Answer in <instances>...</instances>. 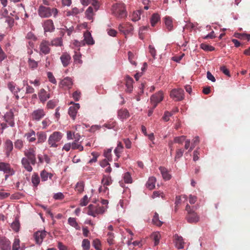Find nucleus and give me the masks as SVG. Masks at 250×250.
<instances>
[{"instance_id":"20","label":"nucleus","mask_w":250,"mask_h":250,"mask_svg":"<svg viewBox=\"0 0 250 250\" xmlns=\"http://www.w3.org/2000/svg\"><path fill=\"white\" fill-rule=\"evenodd\" d=\"M42 26L44 32H52L55 29L53 21L51 20L45 21L43 23Z\"/></svg>"},{"instance_id":"55","label":"nucleus","mask_w":250,"mask_h":250,"mask_svg":"<svg viewBox=\"0 0 250 250\" xmlns=\"http://www.w3.org/2000/svg\"><path fill=\"white\" fill-rule=\"evenodd\" d=\"M20 241L19 239H15L12 246V250H19L20 248Z\"/></svg>"},{"instance_id":"54","label":"nucleus","mask_w":250,"mask_h":250,"mask_svg":"<svg viewBox=\"0 0 250 250\" xmlns=\"http://www.w3.org/2000/svg\"><path fill=\"white\" fill-rule=\"evenodd\" d=\"M72 149H79L80 151H82L83 149V147L80 144L76 143V142L72 143Z\"/></svg>"},{"instance_id":"3","label":"nucleus","mask_w":250,"mask_h":250,"mask_svg":"<svg viewBox=\"0 0 250 250\" xmlns=\"http://www.w3.org/2000/svg\"><path fill=\"white\" fill-rule=\"evenodd\" d=\"M112 11L113 14L118 18H124L127 15L125 5L123 3L114 4L112 6Z\"/></svg>"},{"instance_id":"48","label":"nucleus","mask_w":250,"mask_h":250,"mask_svg":"<svg viewBox=\"0 0 250 250\" xmlns=\"http://www.w3.org/2000/svg\"><path fill=\"white\" fill-rule=\"evenodd\" d=\"M58 103V100L57 99H53L49 100L46 105V107L49 109H52L54 108Z\"/></svg>"},{"instance_id":"34","label":"nucleus","mask_w":250,"mask_h":250,"mask_svg":"<svg viewBox=\"0 0 250 250\" xmlns=\"http://www.w3.org/2000/svg\"><path fill=\"white\" fill-rule=\"evenodd\" d=\"M94 15L93 8L91 6L88 7L85 12V17L88 20H92Z\"/></svg>"},{"instance_id":"25","label":"nucleus","mask_w":250,"mask_h":250,"mask_svg":"<svg viewBox=\"0 0 250 250\" xmlns=\"http://www.w3.org/2000/svg\"><path fill=\"white\" fill-rule=\"evenodd\" d=\"M163 179L166 180H169L171 179V176L168 170L165 167H160L159 168Z\"/></svg>"},{"instance_id":"23","label":"nucleus","mask_w":250,"mask_h":250,"mask_svg":"<svg viewBox=\"0 0 250 250\" xmlns=\"http://www.w3.org/2000/svg\"><path fill=\"white\" fill-rule=\"evenodd\" d=\"M4 149L5 151V154L7 157L10 155V152L13 149V143L10 140L6 141L4 144Z\"/></svg>"},{"instance_id":"36","label":"nucleus","mask_w":250,"mask_h":250,"mask_svg":"<svg viewBox=\"0 0 250 250\" xmlns=\"http://www.w3.org/2000/svg\"><path fill=\"white\" fill-rule=\"evenodd\" d=\"M24 136L29 142H33L36 140V134L35 132L32 130L30 132L26 133Z\"/></svg>"},{"instance_id":"52","label":"nucleus","mask_w":250,"mask_h":250,"mask_svg":"<svg viewBox=\"0 0 250 250\" xmlns=\"http://www.w3.org/2000/svg\"><path fill=\"white\" fill-rule=\"evenodd\" d=\"M124 181L125 183L130 184L132 182L131 176L129 172H126L124 175Z\"/></svg>"},{"instance_id":"43","label":"nucleus","mask_w":250,"mask_h":250,"mask_svg":"<svg viewBox=\"0 0 250 250\" xmlns=\"http://www.w3.org/2000/svg\"><path fill=\"white\" fill-rule=\"evenodd\" d=\"M28 63L29 68L32 69H36L38 66V62L35 61L34 60L31 59V58H28Z\"/></svg>"},{"instance_id":"15","label":"nucleus","mask_w":250,"mask_h":250,"mask_svg":"<svg viewBox=\"0 0 250 250\" xmlns=\"http://www.w3.org/2000/svg\"><path fill=\"white\" fill-rule=\"evenodd\" d=\"M0 171H3L5 174H9L13 175L14 174V171L11 168L10 165L4 162H0Z\"/></svg>"},{"instance_id":"1","label":"nucleus","mask_w":250,"mask_h":250,"mask_svg":"<svg viewBox=\"0 0 250 250\" xmlns=\"http://www.w3.org/2000/svg\"><path fill=\"white\" fill-rule=\"evenodd\" d=\"M25 157L21 159L23 167L28 171L31 172L33 170L31 165L36 163V151L34 148H29L24 151Z\"/></svg>"},{"instance_id":"64","label":"nucleus","mask_w":250,"mask_h":250,"mask_svg":"<svg viewBox=\"0 0 250 250\" xmlns=\"http://www.w3.org/2000/svg\"><path fill=\"white\" fill-rule=\"evenodd\" d=\"M51 121L48 118H45L43 120L42 122V128L45 129L48 126H49L51 124Z\"/></svg>"},{"instance_id":"8","label":"nucleus","mask_w":250,"mask_h":250,"mask_svg":"<svg viewBox=\"0 0 250 250\" xmlns=\"http://www.w3.org/2000/svg\"><path fill=\"white\" fill-rule=\"evenodd\" d=\"M170 96L175 101H181L184 98V90L181 88L174 89L171 91Z\"/></svg>"},{"instance_id":"38","label":"nucleus","mask_w":250,"mask_h":250,"mask_svg":"<svg viewBox=\"0 0 250 250\" xmlns=\"http://www.w3.org/2000/svg\"><path fill=\"white\" fill-rule=\"evenodd\" d=\"M31 182L33 186L35 187H37L39 185L40 182V179L37 173H34L33 174L31 177Z\"/></svg>"},{"instance_id":"41","label":"nucleus","mask_w":250,"mask_h":250,"mask_svg":"<svg viewBox=\"0 0 250 250\" xmlns=\"http://www.w3.org/2000/svg\"><path fill=\"white\" fill-rule=\"evenodd\" d=\"M137 56L136 54L132 53L131 51H129L128 52V59L129 62L134 65H136L137 63L135 61V60L136 59Z\"/></svg>"},{"instance_id":"6","label":"nucleus","mask_w":250,"mask_h":250,"mask_svg":"<svg viewBox=\"0 0 250 250\" xmlns=\"http://www.w3.org/2000/svg\"><path fill=\"white\" fill-rule=\"evenodd\" d=\"M84 39L83 42H81L78 41H75L74 44L77 46L84 45L85 43L88 45H93L94 43V41L89 32H85L83 34Z\"/></svg>"},{"instance_id":"5","label":"nucleus","mask_w":250,"mask_h":250,"mask_svg":"<svg viewBox=\"0 0 250 250\" xmlns=\"http://www.w3.org/2000/svg\"><path fill=\"white\" fill-rule=\"evenodd\" d=\"M105 208L103 206H95L90 204L88 207L87 214L93 217H96L97 215L103 214L106 210Z\"/></svg>"},{"instance_id":"9","label":"nucleus","mask_w":250,"mask_h":250,"mask_svg":"<svg viewBox=\"0 0 250 250\" xmlns=\"http://www.w3.org/2000/svg\"><path fill=\"white\" fill-rule=\"evenodd\" d=\"M119 30L126 37L127 35L132 33L133 28L132 25L129 23H122L119 25Z\"/></svg>"},{"instance_id":"49","label":"nucleus","mask_w":250,"mask_h":250,"mask_svg":"<svg viewBox=\"0 0 250 250\" xmlns=\"http://www.w3.org/2000/svg\"><path fill=\"white\" fill-rule=\"evenodd\" d=\"M11 227L13 230L16 232H18L20 228V224L19 221L16 220L11 224Z\"/></svg>"},{"instance_id":"11","label":"nucleus","mask_w":250,"mask_h":250,"mask_svg":"<svg viewBox=\"0 0 250 250\" xmlns=\"http://www.w3.org/2000/svg\"><path fill=\"white\" fill-rule=\"evenodd\" d=\"M46 235V231L44 230L37 231L34 234L35 241L37 244L41 245Z\"/></svg>"},{"instance_id":"31","label":"nucleus","mask_w":250,"mask_h":250,"mask_svg":"<svg viewBox=\"0 0 250 250\" xmlns=\"http://www.w3.org/2000/svg\"><path fill=\"white\" fill-rule=\"evenodd\" d=\"M68 223L71 227L74 228L77 230L80 229V227L76 221V219L73 217H69L68 219Z\"/></svg>"},{"instance_id":"35","label":"nucleus","mask_w":250,"mask_h":250,"mask_svg":"<svg viewBox=\"0 0 250 250\" xmlns=\"http://www.w3.org/2000/svg\"><path fill=\"white\" fill-rule=\"evenodd\" d=\"M61 84L63 86H65L67 88H70L72 85V79L69 77H66L64 78L61 82Z\"/></svg>"},{"instance_id":"58","label":"nucleus","mask_w":250,"mask_h":250,"mask_svg":"<svg viewBox=\"0 0 250 250\" xmlns=\"http://www.w3.org/2000/svg\"><path fill=\"white\" fill-rule=\"evenodd\" d=\"M47 76L49 79V81L53 84H56L57 81L54 77L53 74L51 72H48L47 73Z\"/></svg>"},{"instance_id":"2","label":"nucleus","mask_w":250,"mask_h":250,"mask_svg":"<svg viewBox=\"0 0 250 250\" xmlns=\"http://www.w3.org/2000/svg\"><path fill=\"white\" fill-rule=\"evenodd\" d=\"M39 16L42 18H47L51 17H56L58 14V10L56 8H51L43 5H40L38 10Z\"/></svg>"},{"instance_id":"4","label":"nucleus","mask_w":250,"mask_h":250,"mask_svg":"<svg viewBox=\"0 0 250 250\" xmlns=\"http://www.w3.org/2000/svg\"><path fill=\"white\" fill-rule=\"evenodd\" d=\"M63 134L59 131H55L52 133L48 139V144L50 147H57L58 143L61 140Z\"/></svg>"},{"instance_id":"27","label":"nucleus","mask_w":250,"mask_h":250,"mask_svg":"<svg viewBox=\"0 0 250 250\" xmlns=\"http://www.w3.org/2000/svg\"><path fill=\"white\" fill-rule=\"evenodd\" d=\"M40 176L42 181V182H45L47 181L48 179H51L53 177V174L51 173L48 172L46 170H43L41 172Z\"/></svg>"},{"instance_id":"19","label":"nucleus","mask_w":250,"mask_h":250,"mask_svg":"<svg viewBox=\"0 0 250 250\" xmlns=\"http://www.w3.org/2000/svg\"><path fill=\"white\" fill-rule=\"evenodd\" d=\"M80 106L79 104H73L72 106H71L68 109V114L69 116L73 119L75 120L78 109L80 108Z\"/></svg>"},{"instance_id":"26","label":"nucleus","mask_w":250,"mask_h":250,"mask_svg":"<svg viewBox=\"0 0 250 250\" xmlns=\"http://www.w3.org/2000/svg\"><path fill=\"white\" fill-rule=\"evenodd\" d=\"M187 221L189 223H197L199 220V217L196 213L194 212L186 216Z\"/></svg>"},{"instance_id":"7","label":"nucleus","mask_w":250,"mask_h":250,"mask_svg":"<svg viewBox=\"0 0 250 250\" xmlns=\"http://www.w3.org/2000/svg\"><path fill=\"white\" fill-rule=\"evenodd\" d=\"M45 112L42 108H38L34 110L30 115L32 120L37 122L40 121L45 116Z\"/></svg>"},{"instance_id":"53","label":"nucleus","mask_w":250,"mask_h":250,"mask_svg":"<svg viewBox=\"0 0 250 250\" xmlns=\"http://www.w3.org/2000/svg\"><path fill=\"white\" fill-rule=\"evenodd\" d=\"M111 152L112 148H108L106 150H105L104 152V156L108 160L111 161L112 157H111Z\"/></svg>"},{"instance_id":"56","label":"nucleus","mask_w":250,"mask_h":250,"mask_svg":"<svg viewBox=\"0 0 250 250\" xmlns=\"http://www.w3.org/2000/svg\"><path fill=\"white\" fill-rule=\"evenodd\" d=\"M199 142V138L198 136H196L192 140L191 146L189 149V151H191L195 146Z\"/></svg>"},{"instance_id":"24","label":"nucleus","mask_w":250,"mask_h":250,"mask_svg":"<svg viewBox=\"0 0 250 250\" xmlns=\"http://www.w3.org/2000/svg\"><path fill=\"white\" fill-rule=\"evenodd\" d=\"M125 86L126 87V91L128 92H131L133 91V80L132 78L129 77V76H126L125 77Z\"/></svg>"},{"instance_id":"14","label":"nucleus","mask_w":250,"mask_h":250,"mask_svg":"<svg viewBox=\"0 0 250 250\" xmlns=\"http://www.w3.org/2000/svg\"><path fill=\"white\" fill-rule=\"evenodd\" d=\"M0 246L1 250H11V242L6 237H0Z\"/></svg>"},{"instance_id":"47","label":"nucleus","mask_w":250,"mask_h":250,"mask_svg":"<svg viewBox=\"0 0 250 250\" xmlns=\"http://www.w3.org/2000/svg\"><path fill=\"white\" fill-rule=\"evenodd\" d=\"M141 10H138L136 12H134L132 15L131 20L133 21H139L141 18Z\"/></svg>"},{"instance_id":"22","label":"nucleus","mask_w":250,"mask_h":250,"mask_svg":"<svg viewBox=\"0 0 250 250\" xmlns=\"http://www.w3.org/2000/svg\"><path fill=\"white\" fill-rule=\"evenodd\" d=\"M130 116L129 113L126 109H121L118 111V118L122 121H124Z\"/></svg>"},{"instance_id":"30","label":"nucleus","mask_w":250,"mask_h":250,"mask_svg":"<svg viewBox=\"0 0 250 250\" xmlns=\"http://www.w3.org/2000/svg\"><path fill=\"white\" fill-rule=\"evenodd\" d=\"M37 143L42 144L44 143L47 138V136L45 133L43 132H38L37 133Z\"/></svg>"},{"instance_id":"17","label":"nucleus","mask_w":250,"mask_h":250,"mask_svg":"<svg viewBox=\"0 0 250 250\" xmlns=\"http://www.w3.org/2000/svg\"><path fill=\"white\" fill-rule=\"evenodd\" d=\"M71 57L67 52H63L60 57L61 62L63 67H67L70 62Z\"/></svg>"},{"instance_id":"63","label":"nucleus","mask_w":250,"mask_h":250,"mask_svg":"<svg viewBox=\"0 0 250 250\" xmlns=\"http://www.w3.org/2000/svg\"><path fill=\"white\" fill-rule=\"evenodd\" d=\"M88 203V198L86 195H84L81 199L80 202V205L82 207L85 206Z\"/></svg>"},{"instance_id":"60","label":"nucleus","mask_w":250,"mask_h":250,"mask_svg":"<svg viewBox=\"0 0 250 250\" xmlns=\"http://www.w3.org/2000/svg\"><path fill=\"white\" fill-rule=\"evenodd\" d=\"M201 48L206 51L209 50V51H213L214 50V48L213 46H209L207 44L202 43L200 45Z\"/></svg>"},{"instance_id":"18","label":"nucleus","mask_w":250,"mask_h":250,"mask_svg":"<svg viewBox=\"0 0 250 250\" xmlns=\"http://www.w3.org/2000/svg\"><path fill=\"white\" fill-rule=\"evenodd\" d=\"M38 96L41 103H44L50 98L49 92L46 91L44 89L42 88L38 93Z\"/></svg>"},{"instance_id":"57","label":"nucleus","mask_w":250,"mask_h":250,"mask_svg":"<svg viewBox=\"0 0 250 250\" xmlns=\"http://www.w3.org/2000/svg\"><path fill=\"white\" fill-rule=\"evenodd\" d=\"M186 140L185 136L176 137L174 139V142L178 144H182Z\"/></svg>"},{"instance_id":"21","label":"nucleus","mask_w":250,"mask_h":250,"mask_svg":"<svg viewBox=\"0 0 250 250\" xmlns=\"http://www.w3.org/2000/svg\"><path fill=\"white\" fill-rule=\"evenodd\" d=\"M174 237L175 247L178 249H184L185 242L183 237L178 234H175Z\"/></svg>"},{"instance_id":"39","label":"nucleus","mask_w":250,"mask_h":250,"mask_svg":"<svg viewBox=\"0 0 250 250\" xmlns=\"http://www.w3.org/2000/svg\"><path fill=\"white\" fill-rule=\"evenodd\" d=\"M160 17L157 13L153 14L150 19V23L152 26H154L155 24L160 21Z\"/></svg>"},{"instance_id":"33","label":"nucleus","mask_w":250,"mask_h":250,"mask_svg":"<svg viewBox=\"0 0 250 250\" xmlns=\"http://www.w3.org/2000/svg\"><path fill=\"white\" fill-rule=\"evenodd\" d=\"M156 179L154 177H150L146 184V186L148 188L151 190L154 188L155 187V183Z\"/></svg>"},{"instance_id":"29","label":"nucleus","mask_w":250,"mask_h":250,"mask_svg":"<svg viewBox=\"0 0 250 250\" xmlns=\"http://www.w3.org/2000/svg\"><path fill=\"white\" fill-rule=\"evenodd\" d=\"M103 186H109L112 183V180L110 175H104L101 181Z\"/></svg>"},{"instance_id":"12","label":"nucleus","mask_w":250,"mask_h":250,"mask_svg":"<svg viewBox=\"0 0 250 250\" xmlns=\"http://www.w3.org/2000/svg\"><path fill=\"white\" fill-rule=\"evenodd\" d=\"M7 87L9 90L14 94L16 99L19 100L20 97L18 93L20 92L21 89L17 87L16 84L12 82L8 83Z\"/></svg>"},{"instance_id":"59","label":"nucleus","mask_w":250,"mask_h":250,"mask_svg":"<svg viewBox=\"0 0 250 250\" xmlns=\"http://www.w3.org/2000/svg\"><path fill=\"white\" fill-rule=\"evenodd\" d=\"M92 245L96 250L101 249L100 246L101 243L100 241L98 239H96L93 241Z\"/></svg>"},{"instance_id":"62","label":"nucleus","mask_w":250,"mask_h":250,"mask_svg":"<svg viewBox=\"0 0 250 250\" xmlns=\"http://www.w3.org/2000/svg\"><path fill=\"white\" fill-rule=\"evenodd\" d=\"M148 48L149 53L153 57V58L155 59L156 56V51L154 47L151 45H149L148 46Z\"/></svg>"},{"instance_id":"13","label":"nucleus","mask_w":250,"mask_h":250,"mask_svg":"<svg viewBox=\"0 0 250 250\" xmlns=\"http://www.w3.org/2000/svg\"><path fill=\"white\" fill-rule=\"evenodd\" d=\"M163 99V94L161 91L153 95L150 98L151 102L153 104L154 107H155L157 104L162 101Z\"/></svg>"},{"instance_id":"51","label":"nucleus","mask_w":250,"mask_h":250,"mask_svg":"<svg viewBox=\"0 0 250 250\" xmlns=\"http://www.w3.org/2000/svg\"><path fill=\"white\" fill-rule=\"evenodd\" d=\"M90 241L86 239H83L82 242V247L83 250H88L90 248Z\"/></svg>"},{"instance_id":"40","label":"nucleus","mask_w":250,"mask_h":250,"mask_svg":"<svg viewBox=\"0 0 250 250\" xmlns=\"http://www.w3.org/2000/svg\"><path fill=\"white\" fill-rule=\"evenodd\" d=\"M152 222L154 225L158 227L162 226L163 224V222L160 220L159 214L157 212L154 213L153 218L152 219Z\"/></svg>"},{"instance_id":"10","label":"nucleus","mask_w":250,"mask_h":250,"mask_svg":"<svg viewBox=\"0 0 250 250\" xmlns=\"http://www.w3.org/2000/svg\"><path fill=\"white\" fill-rule=\"evenodd\" d=\"M50 42L46 40H42L39 46L40 53L44 55L48 54L50 53V48L49 47Z\"/></svg>"},{"instance_id":"42","label":"nucleus","mask_w":250,"mask_h":250,"mask_svg":"<svg viewBox=\"0 0 250 250\" xmlns=\"http://www.w3.org/2000/svg\"><path fill=\"white\" fill-rule=\"evenodd\" d=\"M151 237L154 241V245L157 246L159 243L161 238L160 234L158 232H155L151 234Z\"/></svg>"},{"instance_id":"61","label":"nucleus","mask_w":250,"mask_h":250,"mask_svg":"<svg viewBox=\"0 0 250 250\" xmlns=\"http://www.w3.org/2000/svg\"><path fill=\"white\" fill-rule=\"evenodd\" d=\"M184 153V150L182 149H179L176 150V155L175 157V161L180 159L182 157Z\"/></svg>"},{"instance_id":"45","label":"nucleus","mask_w":250,"mask_h":250,"mask_svg":"<svg viewBox=\"0 0 250 250\" xmlns=\"http://www.w3.org/2000/svg\"><path fill=\"white\" fill-rule=\"evenodd\" d=\"M51 44L55 46H61L62 45V40L61 38H57L52 40Z\"/></svg>"},{"instance_id":"46","label":"nucleus","mask_w":250,"mask_h":250,"mask_svg":"<svg viewBox=\"0 0 250 250\" xmlns=\"http://www.w3.org/2000/svg\"><path fill=\"white\" fill-rule=\"evenodd\" d=\"M84 188V184L83 181H79L78 182L76 186H75V189L76 191H77L79 193H81L83 191Z\"/></svg>"},{"instance_id":"37","label":"nucleus","mask_w":250,"mask_h":250,"mask_svg":"<svg viewBox=\"0 0 250 250\" xmlns=\"http://www.w3.org/2000/svg\"><path fill=\"white\" fill-rule=\"evenodd\" d=\"M75 63L82 64L83 62L82 58V54L79 52L75 51V54L73 57Z\"/></svg>"},{"instance_id":"28","label":"nucleus","mask_w":250,"mask_h":250,"mask_svg":"<svg viewBox=\"0 0 250 250\" xmlns=\"http://www.w3.org/2000/svg\"><path fill=\"white\" fill-rule=\"evenodd\" d=\"M165 23L167 28L168 31H171L173 30V21L171 17L166 16L165 18Z\"/></svg>"},{"instance_id":"50","label":"nucleus","mask_w":250,"mask_h":250,"mask_svg":"<svg viewBox=\"0 0 250 250\" xmlns=\"http://www.w3.org/2000/svg\"><path fill=\"white\" fill-rule=\"evenodd\" d=\"M107 241L109 245H111L114 244V233L111 232H109L107 233Z\"/></svg>"},{"instance_id":"32","label":"nucleus","mask_w":250,"mask_h":250,"mask_svg":"<svg viewBox=\"0 0 250 250\" xmlns=\"http://www.w3.org/2000/svg\"><path fill=\"white\" fill-rule=\"evenodd\" d=\"M123 146L121 142H118L117 146L114 150V153L117 157V159L120 157V154L122 152Z\"/></svg>"},{"instance_id":"44","label":"nucleus","mask_w":250,"mask_h":250,"mask_svg":"<svg viewBox=\"0 0 250 250\" xmlns=\"http://www.w3.org/2000/svg\"><path fill=\"white\" fill-rule=\"evenodd\" d=\"M80 13V10L77 7L73 8L71 10L66 11V16L69 17L71 16H75Z\"/></svg>"},{"instance_id":"16","label":"nucleus","mask_w":250,"mask_h":250,"mask_svg":"<svg viewBox=\"0 0 250 250\" xmlns=\"http://www.w3.org/2000/svg\"><path fill=\"white\" fill-rule=\"evenodd\" d=\"M4 120L10 126H14V113L12 110H10L5 114Z\"/></svg>"}]
</instances>
